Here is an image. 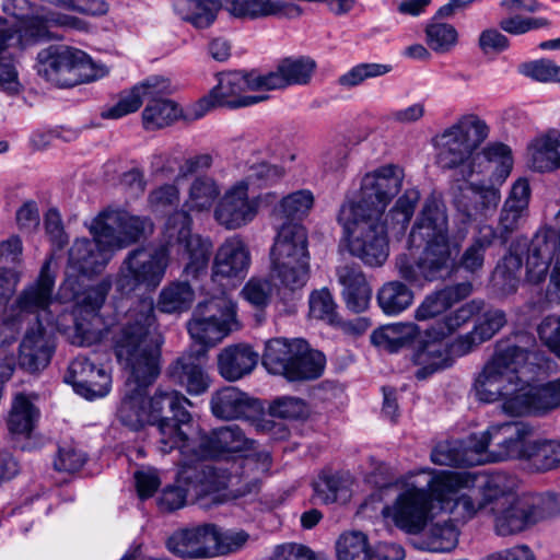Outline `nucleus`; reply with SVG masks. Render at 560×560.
I'll use <instances>...</instances> for the list:
<instances>
[{
  "mask_svg": "<svg viewBox=\"0 0 560 560\" xmlns=\"http://www.w3.org/2000/svg\"><path fill=\"white\" fill-rule=\"evenodd\" d=\"M161 343L155 327L153 299L144 296L135 301L114 337L116 358L130 373L117 415L121 423L132 430L149 423L145 388L160 374Z\"/></svg>",
  "mask_w": 560,
  "mask_h": 560,
  "instance_id": "1",
  "label": "nucleus"
},
{
  "mask_svg": "<svg viewBox=\"0 0 560 560\" xmlns=\"http://www.w3.org/2000/svg\"><path fill=\"white\" fill-rule=\"evenodd\" d=\"M475 479L468 472L429 469L409 472L400 482V491L392 505H386L383 514L408 534H418L432 520V501L440 509L454 516L455 521L471 518L479 504L470 494L462 493L469 489Z\"/></svg>",
  "mask_w": 560,
  "mask_h": 560,
  "instance_id": "2",
  "label": "nucleus"
},
{
  "mask_svg": "<svg viewBox=\"0 0 560 560\" xmlns=\"http://www.w3.org/2000/svg\"><path fill=\"white\" fill-rule=\"evenodd\" d=\"M540 369L538 355L510 341H499L474 382L478 400L502 401L511 416H530L532 378Z\"/></svg>",
  "mask_w": 560,
  "mask_h": 560,
  "instance_id": "3",
  "label": "nucleus"
},
{
  "mask_svg": "<svg viewBox=\"0 0 560 560\" xmlns=\"http://www.w3.org/2000/svg\"><path fill=\"white\" fill-rule=\"evenodd\" d=\"M489 127L475 114H466L432 139L436 164L444 170L460 168L464 178L474 173L477 161L485 160L494 183L502 184L513 167L511 149L503 143H493L477 152L488 138Z\"/></svg>",
  "mask_w": 560,
  "mask_h": 560,
  "instance_id": "4",
  "label": "nucleus"
},
{
  "mask_svg": "<svg viewBox=\"0 0 560 560\" xmlns=\"http://www.w3.org/2000/svg\"><path fill=\"white\" fill-rule=\"evenodd\" d=\"M409 246L420 247L422 253L417 261L407 254L395 259V268L405 281L423 287L436 280L453 264L460 249V242L451 240L445 205L434 198L425 199L409 235Z\"/></svg>",
  "mask_w": 560,
  "mask_h": 560,
  "instance_id": "5",
  "label": "nucleus"
},
{
  "mask_svg": "<svg viewBox=\"0 0 560 560\" xmlns=\"http://www.w3.org/2000/svg\"><path fill=\"white\" fill-rule=\"evenodd\" d=\"M515 480L503 474L487 481L488 497L493 501L494 527L499 535L506 536L527 529L552 515L557 510L553 495L526 493L514 495Z\"/></svg>",
  "mask_w": 560,
  "mask_h": 560,
  "instance_id": "6",
  "label": "nucleus"
},
{
  "mask_svg": "<svg viewBox=\"0 0 560 560\" xmlns=\"http://www.w3.org/2000/svg\"><path fill=\"white\" fill-rule=\"evenodd\" d=\"M338 222L343 229L349 253L365 266L381 267L389 255V243L383 215L342 205Z\"/></svg>",
  "mask_w": 560,
  "mask_h": 560,
  "instance_id": "7",
  "label": "nucleus"
},
{
  "mask_svg": "<svg viewBox=\"0 0 560 560\" xmlns=\"http://www.w3.org/2000/svg\"><path fill=\"white\" fill-rule=\"evenodd\" d=\"M144 404L149 413V423L158 429L159 451L162 454H168L177 448L180 453H188L190 435L187 429L190 427L192 417L186 406H191V401L176 389L158 388L151 397H145Z\"/></svg>",
  "mask_w": 560,
  "mask_h": 560,
  "instance_id": "8",
  "label": "nucleus"
},
{
  "mask_svg": "<svg viewBox=\"0 0 560 560\" xmlns=\"http://www.w3.org/2000/svg\"><path fill=\"white\" fill-rule=\"evenodd\" d=\"M307 233L299 222H284L270 250V272L279 285L290 291L303 288L308 279Z\"/></svg>",
  "mask_w": 560,
  "mask_h": 560,
  "instance_id": "9",
  "label": "nucleus"
},
{
  "mask_svg": "<svg viewBox=\"0 0 560 560\" xmlns=\"http://www.w3.org/2000/svg\"><path fill=\"white\" fill-rule=\"evenodd\" d=\"M212 247L210 238L192 233L191 217L187 211L179 210L166 219L158 249L165 250L168 259L173 255L185 258L183 276L198 280L207 275Z\"/></svg>",
  "mask_w": 560,
  "mask_h": 560,
  "instance_id": "10",
  "label": "nucleus"
},
{
  "mask_svg": "<svg viewBox=\"0 0 560 560\" xmlns=\"http://www.w3.org/2000/svg\"><path fill=\"white\" fill-rule=\"evenodd\" d=\"M37 73L60 88H71L104 77L107 70L96 66L82 50L67 45H50L37 55Z\"/></svg>",
  "mask_w": 560,
  "mask_h": 560,
  "instance_id": "11",
  "label": "nucleus"
},
{
  "mask_svg": "<svg viewBox=\"0 0 560 560\" xmlns=\"http://www.w3.org/2000/svg\"><path fill=\"white\" fill-rule=\"evenodd\" d=\"M54 290L55 276L50 272V259H47L37 279L18 294L5 312L4 325L12 330H19L23 323L34 320L36 324L45 323L61 329L62 325L51 310L56 304Z\"/></svg>",
  "mask_w": 560,
  "mask_h": 560,
  "instance_id": "12",
  "label": "nucleus"
},
{
  "mask_svg": "<svg viewBox=\"0 0 560 560\" xmlns=\"http://www.w3.org/2000/svg\"><path fill=\"white\" fill-rule=\"evenodd\" d=\"M77 280L67 278L61 284V298L74 300L72 310L74 331L72 343L78 346H92L103 338L105 324L100 311L110 290L112 281L106 278L94 287L82 292H75Z\"/></svg>",
  "mask_w": 560,
  "mask_h": 560,
  "instance_id": "13",
  "label": "nucleus"
},
{
  "mask_svg": "<svg viewBox=\"0 0 560 560\" xmlns=\"http://www.w3.org/2000/svg\"><path fill=\"white\" fill-rule=\"evenodd\" d=\"M236 478L218 467L185 464L177 474L175 485L163 490L160 504L170 511L180 509L188 499L199 500L234 486Z\"/></svg>",
  "mask_w": 560,
  "mask_h": 560,
  "instance_id": "14",
  "label": "nucleus"
},
{
  "mask_svg": "<svg viewBox=\"0 0 560 560\" xmlns=\"http://www.w3.org/2000/svg\"><path fill=\"white\" fill-rule=\"evenodd\" d=\"M2 9L19 22L14 39L22 47L52 38L50 30L55 26L72 30H84L86 26L77 16L49 12L44 8L34 10L28 0H5Z\"/></svg>",
  "mask_w": 560,
  "mask_h": 560,
  "instance_id": "15",
  "label": "nucleus"
},
{
  "mask_svg": "<svg viewBox=\"0 0 560 560\" xmlns=\"http://www.w3.org/2000/svg\"><path fill=\"white\" fill-rule=\"evenodd\" d=\"M168 262L165 250L135 249L124 259L115 279V288L122 295L142 285L154 289L164 278Z\"/></svg>",
  "mask_w": 560,
  "mask_h": 560,
  "instance_id": "16",
  "label": "nucleus"
},
{
  "mask_svg": "<svg viewBox=\"0 0 560 560\" xmlns=\"http://www.w3.org/2000/svg\"><path fill=\"white\" fill-rule=\"evenodd\" d=\"M187 327L194 340L203 346H213L238 329L236 305L225 298L199 303Z\"/></svg>",
  "mask_w": 560,
  "mask_h": 560,
  "instance_id": "17",
  "label": "nucleus"
},
{
  "mask_svg": "<svg viewBox=\"0 0 560 560\" xmlns=\"http://www.w3.org/2000/svg\"><path fill=\"white\" fill-rule=\"evenodd\" d=\"M246 182H236L226 188L213 210L215 222L225 230H238L255 220L261 205L269 206L276 194L266 192L254 197L248 194Z\"/></svg>",
  "mask_w": 560,
  "mask_h": 560,
  "instance_id": "18",
  "label": "nucleus"
},
{
  "mask_svg": "<svg viewBox=\"0 0 560 560\" xmlns=\"http://www.w3.org/2000/svg\"><path fill=\"white\" fill-rule=\"evenodd\" d=\"M404 179L405 172L399 165L380 166L363 176L358 199L342 205L360 207L363 211L384 215L389 202L400 191Z\"/></svg>",
  "mask_w": 560,
  "mask_h": 560,
  "instance_id": "19",
  "label": "nucleus"
},
{
  "mask_svg": "<svg viewBox=\"0 0 560 560\" xmlns=\"http://www.w3.org/2000/svg\"><path fill=\"white\" fill-rule=\"evenodd\" d=\"M247 91L266 92L262 73L252 71L224 72L219 75L218 84L211 90L207 100L212 105L229 108L252 106L269 98L268 94H246Z\"/></svg>",
  "mask_w": 560,
  "mask_h": 560,
  "instance_id": "20",
  "label": "nucleus"
},
{
  "mask_svg": "<svg viewBox=\"0 0 560 560\" xmlns=\"http://www.w3.org/2000/svg\"><path fill=\"white\" fill-rule=\"evenodd\" d=\"M95 222L103 230V240L118 252L153 232V223L147 217L132 215L124 209L108 207L101 211Z\"/></svg>",
  "mask_w": 560,
  "mask_h": 560,
  "instance_id": "21",
  "label": "nucleus"
},
{
  "mask_svg": "<svg viewBox=\"0 0 560 560\" xmlns=\"http://www.w3.org/2000/svg\"><path fill=\"white\" fill-rule=\"evenodd\" d=\"M89 231L93 238H78L69 250V266L84 276L102 272L117 252L108 238L103 240V230L94 219L89 225Z\"/></svg>",
  "mask_w": 560,
  "mask_h": 560,
  "instance_id": "22",
  "label": "nucleus"
},
{
  "mask_svg": "<svg viewBox=\"0 0 560 560\" xmlns=\"http://www.w3.org/2000/svg\"><path fill=\"white\" fill-rule=\"evenodd\" d=\"M493 440L492 458L495 462L528 459L535 429L523 421H509L490 425Z\"/></svg>",
  "mask_w": 560,
  "mask_h": 560,
  "instance_id": "23",
  "label": "nucleus"
},
{
  "mask_svg": "<svg viewBox=\"0 0 560 560\" xmlns=\"http://www.w3.org/2000/svg\"><path fill=\"white\" fill-rule=\"evenodd\" d=\"M190 451L180 453L190 462L208 457H219L225 453H242L254 451V441L248 439L237 425H225L218 428L210 435H205L198 443L190 438Z\"/></svg>",
  "mask_w": 560,
  "mask_h": 560,
  "instance_id": "24",
  "label": "nucleus"
},
{
  "mask_svg": "<svg viewBox=\"0 0 560 560\" xmlns=\"http://www.w3.org/2000/svg\"><path fill=\"white\" fill-rule=\"evenodd\" d=\"M65 381L72 385L77 394L90 400L106 396L112 385L106 369L84 357H78L69 364Z\"/></svg>",
  "mask_w": 560,
  "mask_h": 560,
  "instance_id": "25",
  "label": "nucleus"
},
{
  "mask_svg": "<svg viewBox=\"0 0 560 560\" xmlns=\"http://www.w3.org/2000/svg\"><path fill=\"white\" fill-rule=\"evenodd\" d=\"M501 200L500 190L464 182L454 191V205L464 222L487 217L495 211Z\"/></svg>",
  "mask_w": 560,
  "mask_h": 560,
  "instance_id": "26",
  "label": "nucleus"
},
{
  "mask_svg": "<svg viewBox=\"0 0 560 560\" xmlns=\"http://www.w3.org/2000/svg\"><path fill=\"white\" fill-rule=\"evenodd\" d=\"M225 11L237 20L256 21L268 18L295 20L303 9L282 0H225Z\"/></svg>",
  "mask_w": 560,
  "mask_h": 560,
  "instance_id": "27",
  "label": "nucleus"
},
{
  "mask_svg": "<svg viewBox=\"0 0 560 560\" xmlns=\"http://www.w3.org/2000/svg\"><path fill=\"white\" fill-rule=\"evenodd\" d=\"M250 266V253L238 236L228 237L217 249L212 265V278L243 279Z\"/></svg>",
  "mask_w": 560,
  "mask_h": 560,
  "instance_id": "28",
  "label": "nucleus"
},
{
  "mask_svg": "<svg viewBox=\"0 0 560 560\" xmlns=\"http://www.w3.org/2000/svg\"><path fill=\"white\" fill-rule=\"evenodd\" d=\"M203 357L205 353H186L167 368L170 380L191 396L205 394L211 385V378L202 363Z\"/></svg>",
  "mask_w": 560,
  "mask_h": 560,
  "instance_id": "29",
  "label": "nucleus"
},
{
  "mask_svg": "<svg viewBox=\"0 0 560 560\" xmlns=\"http://www.w3.org/2000/svg\"><path fill=\"white\" fill-rule=\"evenodd\" d=\"M214 540L213 524H205L174 533L166 545L179 558H213Z\"/></svg>",
  "mask_w": 560,
  "mask_h": 560,
  "instance_id": "30",
  "label": "nucleus"
},
{
  "mask_svg": "<svg viewBox=\"0 0 560 560\" xmlns=\"http://www.w3.org/2000/svg\"><path fill=\"white\" fill-rule=\"evenodd\" d=\"M315 69L316 62L310 57L284 58L275 70L262 73L266 91L305 85L311 81Z\"/></svg>",
  "mask_w": 560,
  "mask_h": 560,
  "instance_id": "31",
  "label": "nucleus"
},
{
  "mask_svg": "<svg viewBox=\"0 0 560 560\" xmlns=\"http://www.w3.org/2000/svg\"><path fill=\"white\" fill-rule=\"evenodd\" d=\"M210 406L213 416L223 420L250 418L261 408L257 399L234 386L217 390L211 397Z\"/></svg>",
  "mask_w": 560,
  "mask_h": 560,
  "instance_id": "32",
  "label": "nucleus"
},
{
  "mask_svg": "<svg viewBox=\"0 0 560 560\" xmlns=\"http://www.w3.org/2000/svg\"><path fill=\"white\" fill-rule=\"evenodd\" d=\"M338 283L342 287L341 295L347 307L354 313L364 312L372 298V289L360 267L342 265L336 270Z\"/></svg>",
  "mask_w": 560,
  "mask_h": 560,
  "instance_id": "33",
  "label": "nucleus"
},
{
  "mask_svg": "<svg viewBox=\"0 0 560 560\" xmlns=\"http://www.w3.org/2000/svg\"><path fill=\"white\" fill-rule=\"evenodd\" d=\"M52 351L54 345L43 324H36L26 331L20 345V366L31 373L38 372L48 365Z\"/></svg>",
  "mask_w": 560,
  "mask_h": 560,
  "instance_id": "34",
  "label": "nucleus"
},
{
  "mask_svg": "<svg viewBox=\"0 0 560 560\" xmlns=\"http://www.w3.org/2000/svg\"><path fill=\"white\" fill-rule=\"evenodd\" d=\"M527 165L538 173H549L560 168V131L558 129H549L528 143Z\"/></svg>",
  "mask_w": 560,
  "mask_h": 560,
  "instance_id": "35",
  "label": "nucleus"
},
{
  "mask_svg": "<svg viewBox=\"0 0 560 560\" xmlns=\"http://www.w3.org/2000/svg\"><path fill=\"white\" fill-rule=\"evenodd\" d=\"M412 363L417 366L415 377L424 381L433 374L448 369L453 365L454 359L451 351L441 339L424 340L418 345L412 353Z\"/></svg>",
  "mask_w": 560,
  "mask_h": 560,
  "instance_id": "36",
  "label": "nucleus"
},
{
  "mask_svg": "<svg viewBox=\"0 0 560 560\" xmlns=\"http://www.w3.org/2000/svg\"><path fill=\"white\" fill-rule=\"evenodd\" d=\"M472 292V284L468 281L447 285L425 295L418 307L415 310V318L419 322L430 320L454 304L468 298Z\"/></svg>",
  "mask_w": 560,
  "mask_h": 560,
  "instance_id": "37",
  "label": "nucleus"
},
{
  "mask_svg": "<svg viewBox=\"0 0 560 560\" xmlns=\"http://www.w3.org/2000/svg\"><path fill=\"white\" fill-rule=\"evenodd\" d=\"M258 358V353L248 345L238 343L225 347L218 355L219 373L226 381H238L253 372Z\"/></svg>",
  "mask_w": 560,
  "mask_h": 560,
  "instance_id": "38",
  "label": "nucleus"
},
{
  "mask_svg": "<svg viewBox=\"0 0 560 560\" xmlns=\"http://www.w3.org/2000/svg\"><path fill=\"white\" fill-rule=\"evenodd\" d=\"M305 349L304 339L273 338L267 341L262 354V365L275 375L287 377L289 368H291L294 355Z\"/></svg>",
  "mask_w": 560,
  "mask_h": 560,
  "instance_id": "39",
  "label": "nucleus"
},
{
  "mask_svg": "<svg viewBox=\"0 0 560 560\" xmlns=\"http://www.w3.org/2000/svg\"><path fill=\"white\" fill-rule=\"evenodd\" d=\"M530 196L528 178H517L511 187L500 215V225L506 233L516 230L520 221L527 215Z\"/></svg>",
  "mask_w": 560,
  "mask_h": 560,
  "instance_id": "40",
  "label": "nucleus"
},
{
  "mask_svg": "<svg viewBox=\"0 0 560 560\" xmlns=\"http://www.w3.org/2000/svg\"><path fill=\"white\" fill-rule=\"evenodd\" d=\"M175 12L194 27L205 30L225 10V0H173Z\"/></svg>",
  "mask_w": 560,
  "mask_h": 560,
  "instance_id": "41",
  "label": "nucleus"
},
{
  "mask_svg": "<svg viewBox=\"0 0 560 560\" xmlns=\"http://www.w3.org/2000/svg\"><path fill=\"white\" fill-rule=\"evenodd\" d=\"M39 418L38 408L24 394L13 398L7 419L8 430L15 438H30Z\"/></svg>",
  "mask_w": 560,
  "mask_h": 560,
  "instance_id": "42",
  "label": "nucleus"
},
{
  "mask_svg": "<svg viewBox=\"0 0 560 560\" xmlns=\"http://www.w3.org/2000/svg\"><path fill=\"white\" fill-rule=\"evenodd\" d=\"M418 334L419 329L416 324L396 323L374 330L371 340L376 347L395 353L409 347Z\"/></svg>",
  "mask_w": 560,
  "mask_h": 560,
  "instance_id": "43",
  "label": "nucleus"
},
{
  "mask_svg": "<svg viewBox=\"0 0 560 560\" xmlns=\"http://www.w3.org/2000/svg\"><path fill=\"white\" fill-rule=\"evenodd\" d=\"M481 308L482 302L472 300L433 324L425 330V336L443 340L466 325Z\"/></svg>",
  "mask_w": 560,
  "mask_h": 560,
  "instance_id": "44",
  "label": "nucleus"
},
{
  "mask_svg": "<svg viewBox=\"0 0 560 560\" xmlns=\"http://www.w3.org/2000/svg\"><path fill=\"white\" fill-rule=\"evenodd\" d=\"M220 192V187L213 178L208 176L196 177L188 188V195L184 202L185 211H209L214 202L219 200Z\"/></svg>",
  "mask_w": 560,
  "mask_h": 560,
  "instance_id": "45",
  "label": "nucleus"
},
{
  "mask_svg": "<svg viewBox=\"0 0 560 560\" xmlns=\"http://www.w3.org/2000/svg\"><path fill=\"white\" fill-rule=\"evenodd\" d=\"M195 291L187 281H174L164 287L159 295L158 308L163 313H182L190 308Z\"/></svg>",
  "mask_w": 560,
  "mask_h": 560,
  "instance_id": "46",
  "label": "nucleus"
},
{
  "mask_svg": "<svg viewBox=\"0 0 560 560\" xmlns=\"http://www.w3.org/2000/svg\"><path fill=\"white\" fill-rule=\"evenodd\" d=\"M413 302V292L400 281H389L377 292V303L387 315H398Z\"/></svg>",
  "mask_w": 560,
  "mask_h": 560,
  "instance_id": "47",
  "label": "nucleus"
},
{
  "mask_svg": "<svg viewBox=\"0 0 560 560\" xmlns=\"http://www.w3.org/2000/svg\"><path fill=\"white\" fill-rule=\"evenodd\" d=\"M313 206V192L308 189H300L284 196L273 209V214L288 222H298L308 215Z\"/></svg>",
  "mask_w": 560,
  "mask_h": 560,
  "instance_id": "48",
  "label": "nucleus"
},
{
  "mask_svg": "<svg viewBox=\"0 0 560 560\" xmlns=\"http://www.w3.org/2000/svg\"><path fill=\"white\" fill-rule=\"evenodd\" d=\"M294 355L285 378L289 381L314 380L320 376L325 366V357L316 350L310 349L305 341V349Z\"/></svg>",
  "mask_w": 560,
  "mask_h": 560,
  "instance_id": "49",
  "label": "nucleus"
},
{
  "mask_svg": "<svg viewBox=\"0 0 560 560\" xmlns=\"http://www.w3.org/2000/svg\"><path fill=\"white\" fill-rule=\"evenodd\" d=\"M462 442V452L464 455V465L474 466L486 463H495L492 458L493 440L490 434V427L480 434H471Z\"/></svg>",
  "mask_w": 560,
  "mask_h": 560,
  "instance_id": "50",
  "label": "nucleus"
},
{
  "mask_svg": "<svg viewBox=\"0 0 560 560\" xmlns=\"http://www.w3.org/2000/svg\"><path fill=\"white\" fill-rule=\"evenodd\" d=\"M419 199L420 192L417 188H407L389 210L387 214L389 226L396 234L406 232Z\"/></svg>",
  "mask_w": 560,
  "mask_h": 560,
  "instance_id": "51",
  "label": "nucleus"
},
{
  "mask_svg": "<svg viewBox=\"0 0 560 560\" xmlns=\"http://www.w3.org/2000/svg\"><path fill=\"white\" fill-rule=\"evenodd\" d=\"M538 471H548L560 466V441L534 438L527 459Z\"/></svg>",
  "mask_w": 560,
  "mask_h": 560,
  "instance_id": "52",
  "label": "nucleus"
},
{
  "mask_svg": "<svg viewBox=\"0 0 560 560\" xmlns=\"http://www.w3.org/2000/svg\"><path fill=\"white\" fill-rule=\"evenodd\" d=\"M338 560H371L372 550L368 544V537L361 532H347L336 541Z\"/></svg>",
  "mask_w": 560,
  "mask_h": 560,
  "instance_id": "53",
  "label": "nucleus"
},
{
  "mask_svg": "<svg viewBox=\"0 0 560 560\" xmlns=\"http://www.w3.org/2000/svg\"><path fill=\"white\" fill-rule=\"evenodd\" d=\"M530 416L545 415L560 407V377L532 386Z\"/></svg>",
  "mask_w": 560,
  "mask_h": 560,
  "instance_id": "54",
  "label": "nucleus"
},
{
  "mask_svg": "<svg viewBox=\"0 0 560 560\" xmlns=\"http://www.w3.org/2000/svg\"><path fill=\"white\" fill-rule=\"evenodd\" d=\"M178 116L179 110L177 105L168 98L149 102L142 112V119L145 129L152 130L168 126Z\"/></svg>",
  "mask_w": 560,
  "mask_h": 560,
  "instance_id": "55",
  "label": "nucleus"
},
{
  "mask_svg": "<svg viewBox=\"0 0 560 560\" xmlns=\"http://www.w3.org/2000/svg\"><path fill=\"white\" fill-rule=\"evenodd\" d=\"M458 541V532L452 522L436 523L422 542L421 548L432 552H448Z\"/></svg>",
  "mask_w": 560,
  "mask_h": 560,
  "instance_id": "56",
  "label": "nucleus"
},
{
  "mask_svg": "<svg viewBox=\"0 0 560 560\" xmlns=\"http://www.w3.org/2000/svg\"><path fill=\"white\" fill-rule=\"evenodd\" d=\"M456 28L447 23L435 22V18L425 27L427 45L435 52L450 51L457 43Z\"/></svg>",
  "mask_w": 560,
  "mask_h": 560,
  "instance_id": "57",
  "label": "nucleus"
},
{
  "mask_svg": "<svg viewBox=\"0 0 560 560\" xmlns=\"http://www.w3.org/2000/svg\"><path fill=\"white\" fill-rule=\"evenodd\" d=\"M270 467L271 456L269 452L265 450L253 452L245 455L244 459L242 460V472L240 478L244 479L246 485L256 487V483L260 480V478L268 474Z\"/></svg>",
  "mask_w": 560,
  "mask_h": 560,
  "instance_id": "58",
  "label": "nucleus"
},
{
  "mask_svg": "<svg viewBox=\"0 0 560 560\" xmlns=\"http://www.w3.org/2000/svg\"><path fill=\"white\" fill-rule=\"evenodd\" d=\"M337 305L331 293L327 289L314 291L310 296V315L324 320L329 325H340V318L336 311Z\"/></svg>",
  "mask_w": 560,
  "mask_h": 560,
  "instance_id": "59",
  "label": "nucleus"
},
{
  "mask_svg": "<svg viewBox=\"0 0 560 560\" xmlns=\"http://www.w3.org/2000/svg\"><path fill=\"white\" fill-rule=\"evenodd\" d=\"M390 71V66L382 63H360L339 77V85L351 89L360 85L366 79L384 75Z\"/></svg>",
  "mask_w": 560,
  "mask_h": 560,
  "instance_id": "60",
  "label": "nucleus"
},
{
  "mask_svg": "<svg viewBox=\"0 0 560 560\" xmlns=\"http://www.w3.org/2000/svg\"><path fill=\"white\" fill-rule=\"evenodd\" d=\"M214 541L213 558L219 556H226L242 549L248 540V534L244 530H226L222 532L219 527L213 525Z\"/></svg>",
  "mask_w": 560,
  "mask_h": 560,
  "instance_id": "61",
  "label": "nucleus"
},
{
  "mask_svg": "<svg viewBox=\"0 0 560 560\" xmlns=\"http://www.w3.org/2000/svg\"><path fill=\"white\" fill-rule=\"evenodd\" d=\"M551 22L546 18L523 16L511 14L499 22V26L508 34L518 36L539 28H547Z\"/></svg>",
  "mask_w": 560,
  "mask_h": 560,
  "instance_id": "62",
  "label": "nucleus"
},
{
  "mask_svg": "<svg viewBox=\"0 0 560 560\" xmlns=\"http://www.w3.org/2000/svg\"><path fill=\"white\" fill-rule=\"evenodd\" d=\"M272 292L273 285L267 278L252 277L242 289L241 294L255 307L262 308L271 301Z\"/></svg>",
  "mask_w": 560,
  "mask_h": 560,
  "instance_id": "63",
  "label": "nucleus"
},
{
  "mask_svg": "<svg viewBox=\"0 0 560 560\" xmlns=\"http://www.w3.org/2000/svg\"><path fill=\"white\" fill-rule=\"evenodd\" d=\"M522 267V259L516 254L510 253L504 256L502 264H500L493 275V279L495 284H499L500 281L503 282V291L506 293L513 292L516 290L518 284L517 273Z\"/></svg>",
  "mask_w": 560,
  "mask_h": 560,
  "instance_id": "64",
  "label": "nucleus"
}]
</instances>
